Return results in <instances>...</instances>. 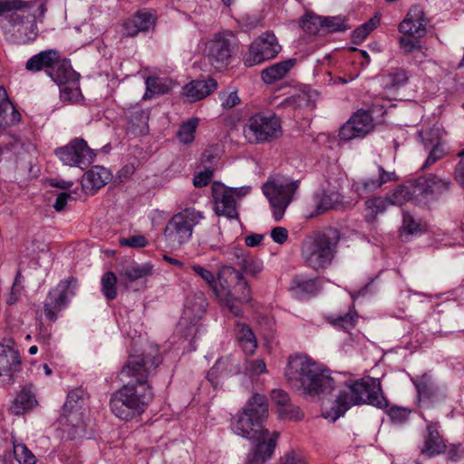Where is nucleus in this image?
<instances>
[{
  "label": "nucleus",
  "instance_id": "1",
  "mask_svg": "<svg viewBox=\"0 0 464 464\" xmlns=\"http://www.w3.org/2000/svg\"><path fill=\"white\" fill-rule=\"evenodd\" d=\"M361 404H372L379 408L386 406L379 380L364 377L347 382L345 389L336 398L335 405L331 409H324L323 415L325 419L334 420L352 406Z\"/></svg>",
  "mask_w": 464,
  "mask_h": 464
},
{
  "label": "nucleus",
  "instance_id": "2",
  "mask_svg": "<svg viewBox=\"0 0 464 464\" xmlns=\"http://www.w3.org/2000/svg\"><path fill=\"white\" fill-rule=\"evenodd\" d=\"M285 376L289 382L307 393L319 394L333 390L334 380L315 362L306 357H294L288 362Z\"/></svg>",
  "mask_w": 464,
  "mask_h": 464
},
{
  "label": "nucleus",
  "instance_id": "3",
  "mask_svg": "<svg viewBox=\"0 0 464 464\" xmlns=\"http://www.w3.org/2000/svg\"><path fill=\"white\" fill-rule=\"evenodd\" d=\"M215 295L219 303L227 307L235 316H241L242 306L251 300L247 282L242 273L227 267L218 273V287Z\"/></svg>",
  "mask_w": 464,
  "mask_h": 464
},
{
  "label": "nucleus",
  "instance_id": "4",
  "mask_svg": "<svg viewBox=\"0 0 464 464\" xmlns=\"http://www.w3.org/2000/svg\"><path fill=\"white\" fill-rule=\"evenodd\" d=\"M340 239L341 233L336 228L330 227L318 232L313 237L312 243L302 247V257L310 267L324 268L332 262Z\"/></svg>",
  "mask_w": 464,
  "mask_h": 464
},
{
  "label": "nucleus",
  "instance_id": "5",
  "mask_svg": "<svg viewBox=\"0 0 464 464\" xmlns=\"http://www.w3.org/2000/svg\"><path fill=\"white\" fill-rule=\"evenodd\" d=\"M204 218V214L195 208H183L168 221L163 232L166 240L178 246L188 242L193 230L201 225Z\"/></svg>",
  "mask_w": 464,
  "mask_h": 464
},
{
  "label": "nucleus",
  "instance_id": "6",
  "mask_svg": "<svg viewBox=\"0 0 464 464\" xmlns=\"http://www.w3.org/2000/svg\"><path fill=\"white\" fill-rule=\"evenodd\" d=\"M153 393L138 391L130 385H122L111 398L112 412L124 420L140 415L143 408L152 399Z\"/></svg>",
  "mask_w": 464,
  "mask_h": 464
},
{
  "label": "nucleus",
  "instance_id": "7",
  "mask_svg": "<svg viewBox=\"0 0 464 464\" xmlns=\"http://www.w3.org/2000/svg\"><path fill=\"white\" fill-rule=\"evenodd\" d=\"M156 366L157 362L149 355H130L121 368L119 379L123 385H130L138 391L152 393L149 374L150 370Z\"/></svg>",
  "mask_w": 464,
  "mask_h": 464
},
{
  "label": "nucleus",
  "instance_id": "8",
  "mask_svg": "<svg viewBox=\"0 0 464 464\" xmlns=\"http://www.w3.org/2000/svg\"><path fill=\"white\" fill-rule=\"evenodd\" d=\"M298 187V180H291L283 177H271L263 185V193L268 199L276 220L283 218Z\"/></svg>",
  "mask_w": 464,
  "mask_h": 464
},
{
  "label": "nucleus",
  "instance_id": "9",
  "mask_svg": "<svg viewBox=\"0 0 464 464\" xmlns=\"http://www.w3.org/2000/svg\"><path fill=\"white\" fill-rule=\"evenodd\" d=\"M249 190V187L228 188L219 182H214L212 195L216 214L218 217L237 219L238 213L236 199L246 196Z\"/></svg>",
  "mask_w": 464,
  "mask_h": 464
},
{
  "label": "nucleus",
  "instance_id": "10",
  "mask_svg": "<svg viewBox=\"0 0 464 464\" xmlns=\"http://www.w3.org/2000/svg\"><path fill=\"white\" fill-rule=\"evenodd\" d=\"M231 31H222L215 34L205 44L204 55L216 68L227 65L235 46Z\"/></svg>",
  "mask_w": 464,
  "mask_h": 464
},
{
  "label": "nucleus",
  "instance_id": "11",
  "mask_svg": "<svg viewBox=\"0 0 464 464\" xmlns=\"http://www.w3.org/2000/svg\"><path fill=\"white\" fill-rule=\"evenodd\" d=\"M281 47L274 34L266 32L263 34L249 47L247 53L244 57L245 64L253 66L265 60H269L278 53Z\"/></svg>",
  "mask_w": 464,
  "mask_h": 464
},
{
  "label": "nucleus",
  "instance_id": "12",
  "mask_svg": "<svg viewBox=\"0 0 464 464\" xmlns=\"http://www.w3.org/2000/svg\"><path fill=\"white\" fill-rule=\"evenodd\" d=\"M55 154L64 165L70 167L89 165L95 157L93 150L82 139L73 140L68 145L58 149Z\"/></svg>",
  "mask_w": 464,
  "mask_h": 464
},
{
  "label": "nucleus",
  "instance_id": "13",
  "mask_svg": "<svg viewBox=\"0 0 464 464\" xmlns=\"http://www.w3.org/2000/svg\"><path fill=\"white\" fill-rule=\"evenodd\" d=\"M374 128V122L370 111L360 109L341 127L339 137L348 141L364 137Z\"/></svg>",
  "mask_w": 464,
  "mask_h": 464
},
{
  "label": "nucleus",
  "instance_id": "14",
  "mask_svg": "<svg viewBox=\"0 0 464 464\" xmlns=\"http://www.w3.org/2000/svg\"><path fill=\"white\" fill-rule=\"evenodd\" d=\"M248 128L257 142L269 141L282 133L281 121L275 115L256 113L249 119Z\"/></svg>",
  "mask_w": 464,
  "mask_h": 464
},
{
  "label": "nucleus",
  "instance_id": "15",
  "mask_svg": "<svg viewBox=\"0 0 464 464\" xmlns=\"http://www.w3.org/2000/svg\"><path fill=\"white\" fill-rule=\"evenodd\" d=\"M418 180L423 202L439 200L448 195L450 189V180L437 174H430Z\"/></svg>",
  "mask_w": 464,
  "mask_h": 464
},
{
  "label": "nucleus",
  "instance_id": "16",
  "mask_svg": "<svg viewBox=\"0 0 464 464\" xmlns=\"http://www.w3.org/2000/svg\"><path fill=\"white\" fill-rule=\"evenodd\" d=\"M396 179L395 172L385 171L382 168H377L372 170L365 179L355 182L352 189L360 198H364L366 195L382 187L384 183Z\"/></svg>",
  "mask_w": 464,
  "mask_h": 464
},
{
  "label": "nucleus",
  "instance_id": "17",
  "mask_svg": "<svg viewBox=\"0 0 464 464\" xmlns=\"http://www.w3.org/2000/svg\"><path fill=\"white\" fill-rule=\"evenodd\" d=\"M61 421L63 432L67 434L68 439L76 440L82 436L85 430L84 423L82 413L74 401H67L64 403L63 415Z\"/></svg>",
  "mask_w": 464,
  "mask_h": 464
},
{
  "label": "nucleus",
  "instance_id": "18",
  "mask_svg": "<svg viewBox=\"0 0 464 464\" xmlns=\"http://www.w3.org/2000/svg\"><path fill=\"white\" fill-rule=\"evenodd\" d=\"M157 21L158 16L154 10H139L123 24L124 34L128 37H134L140 33L153 30Z\"/></svg>",
  "mask_w": 464,
  "mask_h": 464
},
{
  "label": "nucleus",
  "instance_id": "19",
  "mask_svg": "<svg viewBox=\"0 0 464 464\" xmlns=\"http://www.w3.org/2000/svg\"><path fill=\"white\" fill-rule=\"evenodd\" d=\"M428 19L419 7L411 8L406 17L399 24V30L403 35L420 39L427 34Z\"/></svg>",
  "mask_w": 464,
  "mask_h": 464
},
{
  "label": "nucleus",
  "instance_id": "20",
  "mask_svg": "<svg viewBox=\"0 0 464 464\" xmlns=\"http://www.w3.org/2000/svg\"><path fill=\"white\" fill-rule=\"evenodd\" d=\"M277 434L269 431L263 433L256 439H252L254 446L248 456L247 464H265L275 450Z\"/></svg>",
  "mask_w": 464,
  "mask_h": 464
},
{
  "label": "nucleus",
  "instance_id": "21",
  "mask_svg": "<svg viewBox=\"0 0 464 464\" xmlns=\"http://www.w3.org/2000/svg\"><path fill=\"white\" fill-rule=\"evenodd\" d=\"M233 426L236 432L249 440L256 439L268 431L262 426L261 420L245 411L238 414Z\"/></svg>",
  "mask_w": 464,
  "mask_h": 464
},
{
  "label": "nucleus",
  "instance_id": "22",
  "mask_svg": "<svg viewBox=\"0 0 464 464\" xmlns=\"http://www.w3.org/2000/svg\"><path fill=\"white\" fill-rule=\"evenodd\" d=\"M112 173L102 166L92 167L82 177V188L85 193H94L112 180Z\"/></svg>",
  "mask_w": 464,
  "mask_h": 464
},
{
  "label": "nucleus",
  "instance_id": "23",
  "mask_svg": "<svg viewBox=\"0 0 464 464\" xmlns=\"http://www.w3.org/2000/svg\"><path fill=\"white\" fill-rule=\"evenodd\" d=\"M218 83L212 79L194 80L183 87L182 94L189 102H197L205 99L217 89Z\"/></svg>",
  "mask_w": 464,
  "mask_h": 464
},
{
  "label": "nucleus",
  "instance_id": "24",
  "mask_svg": "<svg viewBox=\"0 0 464 464\" xmlns=\"http://www.w3.org/2000/svg\"><path fill=\"white\" fill-rule=\"evenodd\" d=\"M61 63V55L55 50H46L31 57L25 64V68L30 72H39L59 66Z\"/></svg>",
  "mask_w": 464,
  "mask_h": 464
},
{
  "label": "nucleus",
  "instance_id": "25",
  "mask_svg": "<svg viewBox=\"0 0 464 464\" xmlns=\"http://www.w3.org/2000/svg\"><path fill=\"white\" fill-rule=\"evenodd\" d=\"M21 114L10 101L7 92L0 86V130L19 123Z\"/></svg>",
  "mask_w": 464,
  "mask_h": 464
},
{
  "label": "nucleus",
  "instance_id": "26",
  "mask_svg": "<svg viewBox=\"0 0 464 464\" xmlns=\"http://www.w3.org/2000/svg\"><path fill=\"white\" fill-rule=\"evenodd\" d=\"M387 198L391 205H403L411 200L422 202L419 180L410 181L405 185L400 186Z\"/></svg>",
  "mask_w": 464,
  "mask_h": 464
},
{
  "label": "nucleus",
  "instance_id": "27",
  "mask_svg": "<svg viewBox=\"0 0 464 464\" xmlns=\"http://www.w3.org/2000/svg\"><path fill=\"white\" fill-rule=\"evenodd\" d=\"M128 130L134 135H146L149 132V111L140 107H132L126 111Z\"/></svg>",
  "mask_w": 464,
  "mask_h": 464
},
{
  "label": "nucleus",
  "instance_id": "28",
  "mask_svg": "<svg viewBox=\"0 0 464 464\" xmlns=\"http://www.w3.org/2000/svg\"><path fill=\"white\" fill-rule=\"evenodd\" d=\"M237 341L246 354L252 355L257 348V340L252 329L240 322L236 324L235 328Z\"/></svg>",
  "mask_w": 464,
  "mask_h": 464
},
{
  "label": "nucleus",
  "instance_id": "29",
  "mask_svg": "<svg viewBox=\"0 0 464 464\" xmlns=\"http://www.w3.org/2000/svg\"><path fill=\"white\" fill-rule=\"evenodd\" d=\"M427 431L428 434L424 440V446L421 450L422 453L428 456H434L444 452L446 444L433 423L428 425Z\"/></svg>",
  "mask_w": 464,
  "mask_h": 464
},
{
  "label": "nucleus",
  "instance_id": "30",
  "mask_svg": "<svg viewBox=\"0 0 464 464\" xmlns=\"http://www.w3.org/2000/svg\"><path fill=\"white\" fill-rule=\"evenodd\" d=\"M37 405V401L30 388H23L16 395L11 406V411L15 415H22Z\"/></svg>",
  "mask_w": 464,
  "mask_h": 464
},
{
  "label": "nucleus",
  "instance_id": "31",
  "mask_svg": "<svg viewBox=\"0 0 464 464\" xmlns=\"http://www.w3.org/2000/svg\"><path fill=\"white\" fill-rule=\"evenodd\" d=\"M153 272V266L146 263L143 265H132L120 272V277L123 284L128 285L141 278L150 276Z\"/></svg>",
  "mask_w": 464,
  "mask_h": 464
},
{
  "label": "nucleus",
  "instance_id": "32",
  "mask_svg": "<svg viewBox=\"0 0 464 464\" xmlns=\"http://www.w3.org/2000/svg\"><path fill=\"white\" fill-rule=\"evenodd\" d=\"M343 203L342 196L338 191H324L319 197L314 212L309 214V218L321 215L333 209Z\"/></svg>",
  "mask_w": 464,
  "mask_h": 464
},
{
  "label": "nucleus",
  "instance_id": "33",
  "mask_svg": "<svg viewBox=\"0 0 464 464\" xmlns=\"http://www.w3.org/2000/svg\"><path fill=\"white\" fill-rule=\"evenodd\" d=\"M294 60H287L274 64L265 70L261 73V77L266 83L271 84L281 80L294 66Z\"/></svg>",
  "mask_w": 464,
  "mask_h": 464
},
{
  "label": "nucleus",
  "instance_id": "34",
  "mask_svg": "<svg viewBox=\"0 0 464 464\" xmlns=\"http://www.w3.org/2000/svg\"><path fill=\"white\" fill-rule=\"evenodd\" d=\"M20 362V356L17 351L10 346H3L0 352V376L2 372L16 371Z\"/></svg>",
  "mask_w": 464,
  "mask_h": 464
},
{
  "label": "nucleus",
  "instance_id": "35",
  "mask_svg": "<svg viewBox=\"0 0 464 464\" xmlns=\"http://www.w3.org/2000/svg\"><path fill=\"white\" fill-rule=\"evenodd\" d=\"M77 280L74 277H69L62 280L56 286L55 289L49 293L53 295L58 303L65 304L67 299L70 296L74 295V290L76 287Z\"/></svg>",
  "mask_w": 464,
  "mask_h": 464
},
{
  "label": "nucleus",
  "instance_id": "36",
  "mask_svg": "<svg viewBox=\"0 0 464 464\" xmlns=\"http://www.w3.org/2000/svg\"><path fill=\"white\" fill-rule=\"evenodd\" d=\"M391 205L386 198H373L365 202V219L367 222L375 221L379 214L383 213L387 207Z\"/></svg>",
  "mask_w": 464,
  "mask_h": 464
},
{
  "label": "nucleus",
  "instance_id": "37",
  "mask_svg": "<svg viewBox=\"0 0 464 464\" xmlns=\"http://www.w3.org/2000/svg\"><path fill=\"white\" fill-rule=\"evenodd\" d=\"M262 421L268 416V406L263 395L254 394L249 401L248 407L244 410Z\"/></svg>",
  "mask_w": 464,
  "mask_h": 464
},
{
  "label": "nucleus",
  "instance_id": "38",
  "mask_svg": "<svg viewBox=\"0 0 464 464\" xmlns=\"http://www.w3.org/2000/svg\"><path fill=\"white\" fill-rule=\"evenodd\" d=\"M321 17L313 13H306L300 20V27L308 34L316 35L323 34Z\"/></svg>",
  "mask_w": 464,
  "mask_h": 464
},
{
  "label": "nucleus",
  "instance_id": "39",
  "mask_svg": "<svg viewBox=\"0 0 464 464\" xmlns=\"http://www.w3.org/2000/svg\"><path fill=\"white\" fill-rule=\"evenodd\" d=\"M56 81L61 85V99L65 102H78L82 99V92L76 82H66L57 78Z\"/></svg>",
  "mask_w": 464,
  "mask_h": 464
},
{
  "label": "nucleus",
  "instance_id": "40",
  "mask_svg": "<svg viewBox=\"0 0 464 464\" xmlns=\"http://www.w3.org/2000/svg\"><path fill=\"white\" fill-rule=\"evenodd\" d=\"M198 124V118H191L180 125L177 132L179 140L183 144H190L195 140V132Z\"/></svg>",
  "mask_w": 464,
  "mask_h": 464
},
{
  "label": "nucleus",
  "instance_id": "41",
  "mask_svg": "<svg viewBox=\"0 0 464 464\" xmlns=\"http://www.w3.org/2000/svg\"><path fill=\"white\" fill-rule=\"evenodd\" d=\"M408 79L404 70L396 69L383 77L382 84L386 89H399L408 82Z\"/></svg>",
  "mask_w": 464,
  "mask_h": 464
},
{
  "label": "nucleus",
  "instance_id": "42",
  "mask_svg": "<svg viewBox=\"0 0 464 464\" xmlns=\"http://www.w3.org/2000/svg\"><path fill=\"white\" fill-rule=\"evenodd\" d=\"M13 450L15 459L20 464H35V456L24 444L14 441Z\"/></svg>",
  "mask_w": 464,
  "mask_h": 464
},
{
  "label": "nucleus",
  "instance_id": "43",
  "mask_svg": "<svg viewBox=\"0 0 464 464\" xmlns=\"http://www.w3.org/2000/svg\"><path fill=\"white\" fill-rule=\"evenodd\" d=\"M147 91L144 99H150L154 94H162L169 91V87L160 78L150 76L146 80Z\"/></svg>",
  "mask_w": 464,
  "mask_h": 464
},
{
  "label": "nucleus",
  "instance_id": "44",
  "mask_svg": "<svg viewBox=\"0 0 464 464\" xmlns=\"http://www.w3.org/2000/svg\"><path fill=\"white\" fill-rule=\"evenodd\" d=\"M116 283L117 276L113 272L110 271L105 273L102 279V292L108 299H113L116 297Z\"/></svg>",
  "mask_w": 464,
  "mask_h": 464
},
{
  "label": "nucleus",
  "instance_id": "45",
  "mask_svg": "<svg viewBox=\"0 0 464 464\" xmlns=\"http://www.w3.org/2000/svg\"><path fill=\"white\" fill-rule=\"evenodd\" d=\"M30 4L23 0H1L0 16L28 8Z\"/></svg>",
  "mask_w": 464,
  "mask_h": 464
},
{
  "label": "nucleus",
  "instance_id": "46",
  "mask_svg": "<svg viewBox=\"0 0 464 464\" xmlns=\"http://www.w3.org/2000/svg\"><path fill=\"white\" fill-rule=\"evenodd\" d=\"M321 19L323 34L343 31L347 28L344 24V21L342 19L324 16H322Z\"/></svg>",
  "mask_w": 464,
  "mask_h": 464
},
{
  "label": "nucleus",
  "instance_id": "47",
  "mask_svg": "<svg viewBox=\"0 0 464 464\" xmlns=\"http://www.w3.org/2000/svg\"><path fill=\"white\" fill-rule=\"evenodd\" d=\"M192 269L208 285V286L215 293V288L218 287V276L216 279L211 271L200 266H193Z\"/></svg>",
  "mask_w": 464,
  "mask_h": 464
},
{
  "label": "nucleus",
  "instance_id": "48",
  "mask_svg": "<svg viewBox=\"0 0 464 464\" xmlns=\"http://www.w3.org/2000/svg\"><path fill=\"white\" fill-rule=\"evenodd\" d=\"M64 305L60 304L53 297V295H48V301L44 304V314L46 317L51 321H55L57 319V314Z\"/></svg>",
  "mask_w": 464,
  "mask_h": 464
},
{
  "label": "nucleus",
  "instance_id": "49",
  "mask_svg": "<svg viewBox=\"0 0 464 464\" xmlns=\"http://www.w3.org/2000/svg\"><path fill=\"white\" fill-rule=\"evenodd\" d=\"M411 411L407 408L393 406L389 410V416L394 422H403L409 419Z\"/></svg>",
  "mask_w": 464,
  "mask_h": 464
},
{
  "label": "nucleus",
  "instance_id": "50",
  "mask_svg": "<svg viewBox=\"0 0 464 464\" xmlns=\"http://www.w3.org/2000/svg\"><path fill=\"white\" fill-rule=\"evenodd\" d=\"M271 397L272 401L276 404L278 409L283 407H290V397L285 391L281 389H276L272 392Z\"/></svg>",
  "mask_w": 464,
  "mask_h": 464
},
{
  "label": "nucleus",
  "instance_id": "51",
  "mask_svg": "<svg viewBox=\"0 0 464 464\" xmlns=\"http://www.w3.org/2000/svg\"><path fill=\"white\" fill-rule=\"evenodd\" d=\"M278 413L282 419L297 420L303 417V413L301 412L300 409L292 405L291 403L290 407L279 408Z\"/></svg>",
  "mask_w": 464,
  "mask_h": 464
},
{
  "label": "nucleus",
  "instance_id": "52",
  "mask_svg": "<svg viewBox=\"0 0 464 464\" xmlns=\"http://www.w3.org/2000/svg\"><path fill=\"white\" fill-rule=\"evenodd\" d=\"M120 244L122 246L137 248V247H144L148 244V241L144 236L135 235L129 238L120 239Z\"/></svg>",
  "mask_w": 464,
  "mask_h": 464
},
{
  "label": "nucleus",
  "instance_id": "53",
  "mask_svg": "<svg viewBox=\"0 0 464 464\" xmlns=\"http://www.w3.org/2000/svg\"><path fill=\"white\" fill-rule=\"evenodd\" d=\"M213 177V170L207 169L204 171L197 173L193 179V185L196 188H202L207 186Z\"/></svg>",
  "mask_w": 464,
  "mask_h": 464
},
{
  "label": "nucleus",
  "instance_id": "54",
  "mask_svg": "<svg viewBox=\"0 0 464 464\" xmlns=\"http://www.w3.org/2000/svg\"><path fill=\"white\" fill-rule=\"evenodd\" d=\"M246 370L252 374H260L266 372L264 360L257 359L246 362Z\"/></svg>",
  "mask_w": 464,
  "mask_h": 464
},
{
  "label": "nucleus",
  "instance_id": "55",
  "mask_svg": "<svg viewBox=\"0 0 464 464\" xmlns=\"http://www.w3.org/2000/svg\"><path fill=\"white\" fill-rule=\"evenodd\" d=\"M293 290L296 295L303 293H314L316 290L315 284L314 281L306 282H296L295 285L293 286Z\"/></svg>",
  "mask_w": 464,
  "mask_h": 464
},
{
  "label": "nucleus",
  "instance_id": "56",
  "mask_svg": "<svg viewBox=\"0 0 464 464\" xmlns=\"http://www.w3.org/2000/svg\"><path fill=\"white\" fill-rule=\"evenodd\" d=\"M404 35L400 39V44L406 53H412L416 50L420 49L418 39H409Z\"/></svg>",
  "mask_w": 464,
  "mask_h": 464
},
{
  "label": "nucleus",
  "instance_id": "57",
  "mask_svg": "<svg viewBox=\"0 0 464 464\" xmlns=\"http://www.w3.org/2000/svg\"><path fill=\"white\" fill-rule=\"evenodd\" d=\"M272 239L277 244H284L288 238V231L282 227H276L271 231Z\"/></svg>",
  "mask_w": 464,
  "mask_h": 464
},
{
  "label": "nucleus",
  "instance_id": "58",
  "mask_svg": "<svg viewBox=\"0 0 464 464\" xmlns=\"http://www.w3.org/2000/svg\"><path fill=\"white\" fill-rule=\"evenodd\" d=\"M443 156H444L443 150L438 145H436L435 147H433V149L430 152L429 157L427 158L424 165L422 166V169H425L431 164L435 163L437 160L441 159Z\"/></svg>",
  "mask_w": 464,
  "mask_h": 464
},
{
  "label": "nucleus",
  "instance_id": "59",
  "mask_svg": "<svg viewBox=\"0 0 464 464\" xmlns=\"http://www.w3.org/2000/svg\"><path fill=\"white\" fill-rule=\"evenodd\" d=\"M403 231L407 232L408 234H413L417 232L420 229V224L416 222L412 217L409 215H405L403 217V225H402Z\"/></svg>",
  "mask_w": 464,
  "mask_h": 464
},
{
  "label": "nucleus",
  "instance_id": "60",
  "mask_svg": "<svg viewBox=\"0 0 464 464\" xmlns=\"http://www.w3.org/2000/svg\"><path fill=\"white\" fill-rule=\"evenodd\" d=\"M457 156L460 158V161L456 169L455 179L464 188V150L458 152Z\"/></svg>",
  "mask_w": 464,
  "mask_h": 464
},
{
  "label": "nucleus",
  "instance_id": "61",
  "mask_svg": "<svg viewBox=\"0 0 464 464\" xmlns=\"http://www.w3.org/2000/svg\"><path fill=\"white\" fill-rule=\"evenodd\" d=\"M369 34V29H367L366 26L362 24L353 32V42L355 44H360L368 36Z\"/></svg>",
  "mask_w": 464,
  "mask_h": 464
},
{
  "label": "nucleus",
  "instance_id": "62",
  "mask_svg": "<svg viewBox=\"0 0 464 464\" xmlns=\"http://www.w3.org/2000/svg\"><path fill=\"white\" fill-rule=\"evenodd\" d=\"M333 324L334 325L341 326L345 330H350L354 326V318L350 314H346L343 317L335 319Z\"/></svg>",
  "mask_w": 464,
  "mask_h": 464
},
{
  "label": "nucleus",
  "instance_id": "63",
  "mask_svg": "<svg viewBox=\"0 0 464 464\" xmlns=\"http://www.w3.org/2000/svg\"><path fill=\"white\" fill-rule=\"evenodd\" d=\"M239 102V98L236 92H230L222 97V106L225 109H231Z\"/></svg>",
  "mask_w": 464,
  "mask_h": 464
},
{
  "label": "nucleus",
  "instance_id": "64",
  "mask_svg": "<svg viewBox=\"0 0 464 464\" xmlns=\"http://www.w3.org/2000/svg\"><path fill=\"white\" fill-rule=\"evenodd\" d=\"M289 102L297 107L306 105L309 102V95L306 92L297 93L288 99Z\"/></svg>",
  "mask_w": 464,
  "mask_h": 464
}]
</instances>
